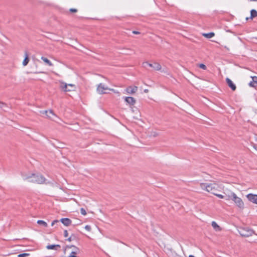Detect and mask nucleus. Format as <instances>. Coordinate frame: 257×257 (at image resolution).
I'll use <instances>...</instances> for the list:
<instances>
[{"mask_svg":"<svg viewBox=\"0 0 257 257\" xmlns=\"http://www.w3.org/2000/svg\"><path fill=\"white\" fill-rule=\"evenodd\" d=\"M125 102L130 104V105H134L136 101L135 99L133 97H125Z\"/></svg>","mask_w":257,"mask_h":257,"instance_id":"nucleus-10","label":"nucleus"},{"mask_svg":"<svg viewBox=\"0 0 257 257\" xmlns=\"http://www.w3.org/2000/svg\"><path fill=\"white\" fill-rule=\"evenodd\" d=\"M24 180H27L29 182L42 184L45 182V178L40 174H32L31 175H23Z\"/></svg>","mask_w":257,"mask_h":257,"instance_id":"nucleus-1","label":"nucleus"},{"mask_svg":"<svg viewBox=\"0 0 257 257\" xmlns=\"http://www.w3.org/2000/svg\"><path fill=\"white\" fill-rule=\"evenodd\" d=\"M249 19H250L249 18H249H248V17L246 18V20H249Z\"/></svg>","mask_w":257,"mask_h":257,"instance_id":"nucleus-42","label":"nucleus"},{"mask_svg":"<svg viewBox=\"0 0 257 257\" xmlns=\"http://www.w3.org/2000/svg\"><path fill=\"white\" fill-rule=\"evenodd\" d=\"M69 11L72 13H76L77 12V10L76 9L71 8L69 10Z\"/></svg>","mask_w":257,"mask_h":257,"instance_id":"nucleus-31","label":"nucleus"},{"mask_svg":"<svg viewBox=\"0 0 257 257\" xmlns=\"http://www.w3.org/2000/svg\"><path fill=\"white\" fill-rule=\"evenodd\" d=\"M252 1H256L257 0H252Z\"/></svg>","mask_w":257,"mask_h":257,"instance_id":"nucleus-43","label":"nucleus"},{"mask_svg":"<svg viewBox=\"0 0 257 257\" xmlns=\"http://www.w3.org/2000/svg\"><path fill=\"white\" fill-rule=\"evenodd\" d=\"M133 33L134 34H139L140 33L138 31H133Z\"/></svg>","mask_w":257,"mask_h":257,"instance_id":"nucleus-37","label":"nucleus"},{"mask_svg":"<svg viewBox=\"0 0 257 257\" xmlns=\"http://www.w3.org/2000/svg\"><path fill=\"white\" fill-rule=\"evenodd\" d=\"M61 246L59 244H49L46 246L47 249H53L57 250L60 248Z\"/></svg>","mask_w":257,"mask_h":257,"instance_id":"nucleus-13","label":"nucleus"},{"mask_svg":"<svg viewBox=\"0 0 257 257\" xmlns=\"http://www.w3.org/2000/svg\"><path fill=\"white\" fill-rule=\"evenodd\" d=\"M80 212L83 215H85L87 214L86 210L83 208H81Z\"/></svg>","mask_w":257,"mask_h":257,"instance_id":"nucleus-26","label":"nucleus"},{"mask_svg":"<svg viewBox=\"0 0 257 257\" xmlns=\"http://www.w3.org/2000/svg\"><path fill=\"white\" fill-rule=\"evenodd\" d=\"M29 62V58L28 54H27V52H26L25 54V59L23 62V65L25 66L27 65Z\"/></svg>","mask_w":257,"mask_h":257,"instance_id":"nucleus-17","label":"nucleus"},{"mask_svg":"<svg viewBox=\"0 0 257 257\" xmlns=\"http://www.w3.org/2000/svg\"><path fill=\"white\" fill-rule=\"evenodd\" d=\"M73 248V251H77V253L78 252L79 249L77 247H76L74 245H67L65 248H64V252L67 250L68 248Z\"/></svg>","mask_w":257,"mask_h":257,"instance_id":"nucleus-20","label":"nucleus"},{"mask_svg":"<svg viewBox=\"0 0 257 257\" xmlns=\"http://www.w3.org/2000/svg\"><path fill=\"white\" fill-rule=\"evenodd\" d=\"M252 81L254 83L257 84V77L253 76L252 78Z\"/></svg>","mask_w":257,"mask_h":257,"instance_id":"nucleus-30","label":"nucleus"},{"mask_svg":"<svg viewBox=\"0 0 257 257\" xmlns=\"http://www.w3.org/2000/svg\"><path fill=\"white\" fill-rule=\"evenodd\" d=\"M253 147H254V148L256 150H257V145H256V146L254 145V146H253Z\"/></svg>","mask_w":257,"mask_h":257,"instance_id":"nucleus-41","label":"nucleus"},{"mask_svg":"<svg viewBox=\"0 0 257 257\" xmlns=\"http://www.w3.org/2000/svg\"><path fill=\"white\" fill-rule=\"evenodd\" d=\"M208 184L207 183H200V186L202 189L207 191Z\"/></svg>","mask_w":257,"mask_h":257,"instance_id":"nucleus-22","label":"nucleus"},{"mask_svg":"<svg viewBox=\"0 0 257 257\" xmlns=\"http://www.w3.org/2000/svg\"><path fill=\"white\" fill-rule=\"evenodd\" d=\"M231 196L236 205L240 208H243L244 203L241 198L238 197L234 193H232Z\"/></svg>","mask_w":257,"mask_h":257,"instance_id":"nucleus-4","label":"nucleus"},{"mask_svg":"<svg viewBox=\"0 0 257 257\" xmlns=\"http://www.w3.org/2000/svg\"><path fill=\"white\" fill-rule=\"evenodd\" d=\"M218 187V185L215 183H209L208 186L207 192H210L214 195L217 191Z\"/></svg>","mask_w":257,"mask_h":257,"instance_id":"nucleus-5","label":"nucleus"},{"mask_svg":"<svg viewBox=\"0 0 257 257\" xmlns=\"http://www.w3.org/2000/svg\"><path fill=\"white\" fill-rule=\"evenodd\" d=\"M246 197L249 201L257 204V195L249 194L247 195Z\"/></svg>","mask_w":257,"mask_h":257,"instance_id":"nucleus-8","label":"nucleus"},{"mask_svg":"<svg viewBox=\"0 0 257 257\" xmlns=\"http://www.w3.org/2000/svg\"><path fill=\"white\" fill-rule=\"evenodd\" d=\"M59 222V221L57 220H54L52 222V224H51V225L52 226H53L55 224L57 223H58Z\"/></svg>","mask_w":257,"mask_h":257,"instance_id":"nucleus-34","label":"nucleus"},{"mask_svg":"<svg viewBox=\"0 0 257 257\" xmlns=\"http://www.w3.org/2000/svg\"><path fill=\"white\" fill-rule=\"evenodd\" d=\"M73 237H74L75 236L73 235H72V236H71L67 239V240H68L69 241H71L73 239Z\"/></svg>","mask_w":257,"mask_h":257,"instance_id":"nucleus-35","label":"nucleus"},{"mask_svg":"<svg viewBox=\"0 0 257 257\" xmlns=\"http://www.w3.org/2000/svg\"><path fill=\"white\" fill-rule=\"evenodd\" d=\"M144 65L146 64L150 67H152L155 70H160L161 69V66L160 64L157 62H154L153 64L150 63L148 62L143 63Z\"/></svg>","mask_w":257,"mask_h":257,"instance_id":"nucleus-7","label":"nucleus"},{"mask_svg":"<svg viewBox=\"0 0 257 257\" xmlns=\"http://www.w3.org/2000/svg\"><path fill=\"white\" fill-rule=\"evenodd\" d=\"M256 17H257V11L254 9L251 10L249 18L252 20Z\"/></svg>","mask_w":257,"mask_h":257,"instance_id":"nucleus-19","label":"nucleus"},{"mask_svg":"<svg viewBox=\"0 0 257 257\" xmlns=\"http://www.w3.org/2000/svg\"><path fill=\"white\" fill-rule=\"evenodd\" d=\"M254 83L253 82V81H251V82H250L249 83V85L250 86H251V87H255V86H254Z\"/></svg>","mask_w":257,"mask_h":257,"instance_id":"nucleus-36","label":"nucleus"},{"mask_svg":"<svg viewBox=\"0 0 257 257\" xmlns=\"http://www.w3.org/2000/svg\"><path fill=\"white\" fill-rule=\"evenodd\" d=\"M41 59L45 63V64L49 66H52L53 64L47 58L41 57Z\"/></svg>","mask_w":257,"mask_h":257,"instance_id":"nucleus-16","label":"nucleus"},{"mask_svg":"<svg viewBox=\"0 0 257 257\" xmlns=\"http://www.w3.org/2000/svg\"><path fill=\"white\" fill-rule=\"evenodd\" d=\"M91 226L89 225H86L85 226V229L88 231H90L91 230Z\"/></svg>","mask_w":257,"mask_h":257,"instance_id":"nucleus-28","label":"nucleus"},{"mask_svg":"<svg viewBox=\"0 0 257 257\" xmlns=\"http://www.w3.org/2000/svg\"><path fill=\"white\" fill-rule=\"evenodd\" d=\"M212 226L216 231H219L221 230L220 227L216 223L215 221H213L211 223Z\"/></svg>","mask_w":257,"mask_h":257,"instance_id":"nucleus-18","label":"nucleus"},{"mask_svg":"<svg viewBox=\"0 0 257 257\" xmlns=\"http://www.w3.org/2000/svg\"><path fill=\"white\" fill-rule=\"evenodd\" d=\"M138 90L137 86H129L126 89V92L129 94L135 93Z\"/></svg>","mask_w":257,"mask_h":257,"instance_id":"nucleus-12","label":"nucleus"},{"mask_svg":"<svg viewBox=\"0 0 257 257\" xmlns=\"http://www.w3.org/2000/svg\"><path fill=\"white\" fill-rule=\"evenodd\" d=\"M64 236L66 237L68 236V231L67 230H64Z\"/></svg>","mask_w":257,"mask_h":257,"instance_id":"nucleus-33","label":"nucleus"},{"mask_svg":"<svg viewBox=\"0 0 257 257\" xmlns=\"http://www.w3.org/2000/svg\"><path fill=\"white\" fill-rule=\"evenodd\" d=\"M112 90L113 91V89H110V88H108L107 87H105L104 86V84H103L102 83H100L98 86H97V91L98 92V93L99 94H104V93H106V92H104V90Z\"/></svg>","mask_w":257,"mask_h":257,"instance_id":"nucleus-6","label":"nucleus"},{"mask_svg":"<svg viewBox=\"0 0 257 257\" xmlns=\"http://www.w3.org/2000/svg\"><path fill=\"white\" fill-rule=\"evenodd\" d=\"M0 108L4 111H8L9 107L6 103L0 101Z\"/></svg>","mask_w":257,"mask_h":257,"instance_id":"nucleus-15","label":"nucleus"},{"mask_svg":"<svg viewBox=\"0 0 257 257\" xmlns=\"http://www.w3.org/2000/svg\"><path fill=\"white\" fill-rule=\"evenodd\" d=\"M238 232L241 236L243 237H249L254 233V231L247 227H239Z\"/></svg>","mask_w":257,"mask_h":257,"instance_id":"nucleus-2","label":"nucleus"},{"mask_svg":"<svg viewBox=\"0 0 257 257\" xmlns=\"http://www.w3.org/2000/svg\"><path fill=\"white\" fill-rule=\"evenodd\" d=\"M60 221L65 226H69L71 223L72 221L68 218H63L61 219Z\"/></svg>","mask_w":257,"mask_h":257,"instance_id":"nucleus-11","label":"nucleus"},{"mask_svg":"<svg viewBox=\"0 0 257 257\" xmlns=\"http://www.w3.org/2000/svg\"><path fill=\"white\" fill-rule=\"evenodd\" d=\"M29 255V254L27 253H22L19 254L18 255V257H25V256H28Z\"/></svg>","mask_w":257,"mask_h":257,"instance_id":"nucleus-25","label":"nucleus"},{"mask_svg":"<svg viewBox=\"0 0 257 257\" xmlns=\"http://www.w3.org/2000/svg\"><path fill=\"white\" fill-rule=\"evenodd\" d=\"M158 135L157 133L155 132H152V133H151V136H153V137H157Z\"/></svg>","mask_w":257,"mask_h":257,"instance_id":"nucleus-32","label":"nucleus"},{"mask_svg":"<svg viewBox=\"0 0 257 257\" xmlns=\"http://www.w3.org/2000/svg\"><path fill=\"white\" fill-rule=\"evenodd\" d=\"M224 48L226 49L228 51H229V49L226 46H224Z\"/></svg>","mask_w":257,"mask_h":257,"instance_id":"nucleus-39","label":"nucleus"},{"mask_svg":"<svg viewBox=\"0 0 257 257\" xmlns=\"http://www.w3.org/2000/svg\"><path fill=\"white\" fill-rule=\"evenodd\" d=\"M145 93H148L149 92V90L147 89H146L144 90Z\"/></svg>","mask_w":257,"mask_h":257,"instance_id":"nucleus-38","label":"nucleus"},{"mask_svg":"<svg viewBox=\"0 0 257 257\" xmlns=\"http://www.w3.org/2000/svg\"><path fill=\"white\" fill-rule=\"evenodd\" d=\"M215 34L213 32H210L208 33H204L203 34V36H204L206 38H211L214 37Z\"/></svg>","mask_w":257,"mask_h":257,"instance_id":"nucleus-21","label":"nucleus"},{"mask_svg":"<svg viewBox=\"0 0 257 257\" xmlns=\"http://www.w3.org/2000/svg\"><path fill=\"white\" fill-rule=\"evenodd\" d=\"M214 195L215 196L218 197L219 198H221V199L224 198V196H223L221 194H217V193H216L215 194H214Z\"/></svg>","mask_w":257,"mask_h":257,"instance_id":"nucleus-29","label":"nucleus"},{"mask_svg":"<svg viewBox=\"0 0 257 257\" xmlns=\"http://www.w3.org/2000/svg\"><path fill=\"white\" fill-rule=\"evenodd\" d=\"M60 88L64 91L68 92L71 91L73 90H75L76 89V86L75 85L72 84H68L65 82H61Z\"/></svg>","mask_w":257,"mask_h":257,"instance_id":"nucleus-3","label":"nucleus"},{"mask_svg":"<svg viewBox=\"0 0 257 257\" xmlns=\"http://www.w3.org/2000/svg\"><path fill=\"white\" fill-rule=\"evenodd\" d=\"M37 223L39 225H42L45 227L47 226V223L43 220H39L37 221Z\"/></svg>","mask_w":257,"mask_h":257,"instance_id":"nucleus-23","label":"nucleus"},{"mask_svg":"<svg viewBox=\"0 0 257 257\" xmlns=\"http://www.w3.org/2000/svg\"><path fill=\"white\" fill-rule=\"evenodd\" d=\"M226 82L228 86L232 90L234 91L236 90V85L229 78H226Z\"/></svg>","mask_w":257,"mask_h":257,"instance_id":"nucleus-9","label":"nucleus"},{"mask_svg":"<svg viewBox=\"0 0 257 257\" xmlns=\"http://www.w3.org/2000/svg\"><path fill=\"white\" fill-rule=\"evenodd\" d=\"M43 113H45L48 117L51 119H53V116H56L55 113L52 110H45Z\"/></svg>","mask_w":257,"mask_h":257,"instance_id":"nucleus-14","label":"nucleus"},{"mask_svg":"<svg viewBox=\"0 0 257 257\" xmlns=\"http://www.w3.org/2000/svg\"><path fill=\"white\" fill-rule=\"evenodd\" d=\"M199 67L204 70H205L207 68L206 66L203 64H199Z\"/></svg>","mask_w":257,"mask_h":257,"instance_id":"nucleus-27","label":"nucleus"},{"mask_svg":"<svg viewBox=\"0 0 257 257\" xmlns=\"http://www.w3.org/2000/svg\"><path fill=\"white\" fill-rule=\"evenodd\" d=\"M56 147H58V148H63V147H62V145H60V146H56Z\"/></svg>","mask_w":257,"mask_h":257,"instance_id":"nucleus-40","label":"nucleus"},{"mask_svg":"<svg viewBox=\"0 0 257 257\" xmlns=\"http://www.w3.org/2000/svg\"><path fill=\"white\" fill-rule=\"evenodd\" d=\"M77 254V251H72L70 254V255L69 256V257H77L75 255V254Z\"/></svg>","mask_w":257,"mask_h":257,"instance_id":"nucleus-24","label":"nucleus"}]
</instances>
